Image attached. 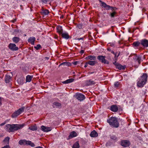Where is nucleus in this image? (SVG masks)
<instances>
[{
  "mask_svg": "<svg viewBox=\"0 0 148 148\" xmlns=\"http://www.w3.org/2000/svg\"><path fill=\"white\" fill-rule=\"evenodd\" d=\"M25 124L24 123L22 124H7L6 125V131L9 132H14L19 129L22 128Z\"/></svg>",
  "mask_w": 148,
  "mask_h": 148,
  "instance_id": "nucleus-1",
  "label": "nucleus"
},
{
  "mask_svg": "<svg viewBox=\"0 0 148 148\" xmlns=\"http://www.w3.org/2000/svg\"><path fill=\"white\" fill-rule=\"evenodd\" d=\"M147 77L148 76L146 73H143L137 80V86L140 88L143 87L147 82Z\"/></svg>",
  "mask_w": 148,
  "mask_h": 148,
  "instance_id": "nucleus-2",
  "label": "nucleus"
},
{
  "mask_svg": "<svg viewBox=\"0 0 148 148\" xmlns=\"http://www.w3.org/2000/svg\"><path fill=\"white\" fill-rule=\"evenodd\" d=\"M107 122L110 125L113 127L117 128L119 126V123L118 121L116 118L112 117L107 120Z\"/></svg>",
  "mask_w": 148,
  "mask_h": 148,
  "instance_id": "nucleus-3",
  "label": "nucleus"
},
{
  "mask_svg": "<svg viewBox=\"0 0 148 148\" xmlns=\"http://www.w3.org/2000/svg\"><path fill=\"white\" fill-rule=\"evenodd\" d=\"M74 97L79 101H82L84 100L85 98V95L83 94L77 93L74 95Z\"/></svg>",
  "mask_w": 148,
  "mask_h": 148,
  "instance_id": "nucleus-4",
  "label": "nucleus"
},
{
  "mask_svg": "<svg viewBox=\"0 0 148 148\" xmlns=\"http://www.w3.org/2000/svg\"><path fill=\"white\" fill-rule=\"evenodd\" d=\"M24 110V108H21L18 110L17 111L14 112L12 115V117L13 118L16 117L17 116L20 114L21 112Z\"/></svg>",
  "mask_w": 148,
  "mask_h": 148,
  "instance_id": "nucleus-5",
  "label": "nucleus"
},
{
  "mask_svg": "<svg viewBox=\"0 0 148 148\" xmlns=\"http://www.w3.org/2000/svg\"><path fill=\"white\" fill-rule=\"evenodd\" d=\"M105 56H97V58L101 62L104 64H109V62L105 59Z\"/></svg>",
  "mask_w": 148,
  "mask_h": 148,
  "instance_id": "nucleus-6",
  "label": "nucleus"
},
{
  "mask_svg": "<svg viewBox=\"0 0 148 148\" xmlns=\"http://www.w3.org/2000/svg\"><path fill=\"white\" fill-rule=\"evenodd\" d=\"M100 3L101 5V6L106 9V10H109L110 9H111V8H113L112 6H111L109 5H107L105 3L102 2L101 0H99Z\"/></svg>",
  "mask_w": 148,
  "mask_h": 148,
  "instance_id": "nucleus-7",
  "label": "nucleus"
},
{
  "mask_svg": "<svg viewBox=\"0 0 148 148\" xmlns=\"http://www.w3.org/2000/svg\"><path fill=\"white\" fill-rule=\"evenodd\" d=\"M8 47L10 49L13 51H16L18 49V47H16V45L14 43H10L8 46Z\"/></svg>",
  "mask_w": 148,
  "mask_h": 148,
  "instance_id": "nucleus-8",
  "label": "nucleus"
},
{
  "mask_svg": "<svg viewBox=\"0 0 148 148\" xmlns=\"http://www.w3.org/2000/svg\"><path fill=\"white\" fill-rule=\"evenodd\" d=\"M140 43L144 48L148 47V40L144 39L140 40Z\"/></svg>",
  "mask_w": 148,
  "mask_h": 148,
  "instance_id": "nucleus-9",
  "label": "nucleus"
},
{
  "mask_svg": "<svg viewBox=\"0 0 148 148\" xmlns=\"http://www.w3.org/2000/svg\"><path fill=\"white\" fill-rule=\"evenodd\" d=\"M78 135V134L75 131H72L71 132L69 136H68L67 140H69L73 138L76 137Z\"/></svg>",
  "mask_w": 148,
  "mask_h": 148,
  "instance_id": "nucleus-10",
  "label": "nucleus"
},
{
  "mask_svg": "<svg viewBox=\"0 0 148 148\" xmlns=\"http://www.w3.org/2000/svg\"><path fill=\"white\" fill-rule=\"evenodd\" d=\"M41 130L44 132H47L50 131L52 130L51 127H48L42 125L41 127Z\"/></svg>",
  "mask_w": 148,
  "mask_h": 148,
  "instance_id": "nucleus-11",
  "label": "nucleus"
},
{
  "mask_svg": "<svg viewBox=\"0 0 148 148\" xmlns=\"http://www.w3.org/2000/svg\"><path fill=\"white\" fill-rule=\"evenodd\" d=\"M130 144V142L127 140H123L121 142V145L125 147H128Z\"/></svg>",
  "mask_w": 148,
  "mask_h": 148,
  "instance_id": "nucleus-12",
  "label": "nucleus"
},
{
  "mask_svg": "<svg viewBox=\"0 0 148 148\" xmlns=\"http://www.w3.org/2000/svg\"><path fill=\"white\" fill-rule=\"evenodd\" d=\"M36 40V38L34 37H29L27 40L28 42L30 43L32 45H34V42Z\"/></svg>",
  "mask_w": 148,
  "mask_h": 148,
  "instance_id": "nucleus-13",
  "label": "nucleus"
},
{
  "mask_svg": "<svg viewBox=\"0 0 148 148\" xmlns=\"http://www.w3.org/2000/svg\"><path fill=\"white\" fill-rule=\"evenodd\" d=\"M110 110L113 112H116L118 110V108L116 105H113L111 106Z\"/></svg>",
  "mask_w": 148,
  "mask_h": 148,
  "instance_id": "nucleus-14",
  "label": "nucleus"
},
{
  "mask_svg": "<svg viewBox=\"0 0 148 148\" xmlns=\"http://www.w3.org/2000/svg\"><path fill=\"white\" fill-rule=\"evenodd\" d=\"M57 32L60 34H61L62 33L63 29L61 26H58L56 27Z\"/></svg>",
  "mask_w": 148,
  "mask_h": 148,
  "instance_id": "nucleus-15",
  "label": "nucleus"
},
{
  "mask_svg": "<svg viewBox=\"0 0 148 148\" xmlns=\"http://www.w3.org/2000/svg\"><path fill=\"white\" fill-rule=\"evenodd\" d=\"M91 137H97L98 136L97 133L95 130L92 131L90 134Z\"/></svg>",
  "mask_w": 148,
  "mask_h": 148,
  "instance_id": "nucleus-16",
  "label": "nucleus"
},
{
  "mask_svg": "<svg viewBox=\"0 0 148 148\" xmlns=\"http://www.w3.org/2000/svg\"><path fill=\"white\" fill-rule=\"evenodd\" d=\"M74 81V79L73 78H71L62 82V83L64 84H67L71 83Z\"/></svg>",
  "mask_w": 148,
  "mask_h": 148,
  "instance_id": "nucleus-17",
  "label": "nucleus"
},
{
  "mask_svg": "<svg viewBox=\"0 0 148 148\" xmlns=\"http://www.w3.org/2000/svg\"><path fill=\"white\" fill-rule=\"evenodd\" d=\"M41 13L43 15H47L49 13V12L47 10H42L41 12Z\"/></svg>",
  "mask_w": 148,
  "mask_h": 148,
  "instance_id": "nucleus-18",
  "label": "nucleus"
},
{
  "mask_svg": "<svg viewBox=\"0 0 148 148\" xmlns=\"http://www.w3.org/2000/svg\"><path fill=\"white\" fill-rule=\"evenodd\" d=\"M95 84V82L94 81L91 79L87 80L86 81V84L87 86Z\"/></svg>",
  "mask_w": 148,
  "mask_h": 148,
  "instance_id": "nucleus-19",
  "label": "nucleus"
},
{
  "mask_svg": "<svg viewBox=\"0 0 148 148\" xmlns=\"http://www.w3.org/2000/svg\"><path fill=\"white\" fill-rule=\"evenodd\" d=\"M62 37L65 39H68L69 38V34L67 32L62 33Z\"/></svg>",
  "mask_w": 148,
  "mask_h": 148,
  "instance_id": "nucleus-20",
  "label": "nucleus"
},
{
  "mask_svg": "<svg viewBox=\"0 0 148 148\" xmlns=\"http://www.w3.org/2000/svg\"><path fill=\"white\" fill-rule=\"evenodd\" d=\"M27 141L25 139L21 140L19 141L18 143L21 145H27Z\"/></svg>",
  "mask_w": 148,
  "mask_h": 148,
  "instance_id": "nucleus-21",
  "label": "nucleus"
},
{
  "mask_svg": "<svg viewBox=\"0 0 148 148\" xmlns=\"http://www.w3.org/2000/svg\"><path fill=\"white\" fill-rule=\"evenodd\" d=\"M11 77L8 75L7 74L5 77V82L6 83H9L11 79Z\"/></svg>",
  "mask_w": 148,
  "mask_h": 148,
  "instance_id": "nucleus-22",
  "label": "nucleus"
},
{
  "mask_svg": "<svg viewBox=\"0 0 148 148\" xmlns=\"http://www.w3.org/2000/svg\"><path fill=\"white\" fill-rule=\"evenodd\" d=\"M116 68L120 70H124L125 69V66H122L120 64H119L116 66Z\"/></svg>",
  "mask_w": 148,
  "mask_h": 148,
  "instance_id": "nucleus-23",
  "label": "nucleus"
},
{
  "mask_svg": "<svg viewBox=\"0 0 148 148\" xmlns=\"http://www.w3.org/2000/svg\"><path fill=\"white\" fill-rule=\"evenodd\" d=\"M10 138L9 137L7 136L3 140V142L5 145H8Z\"/></svg>",
  "mask_w": 148,
  "mask_h": 148,
  "instance_id": "nucleus-24",
  "label": "nucleus"
},
{
  "mask_svg": "<svg viewBox=\"0 0 148 148\" xmlns=\"http://www.w3.org/2000/svg\"><path fill=\"white\" fill-rule=\"evenodd\" d=\"M133 46L134 47H138L141 45L140 41H138L134 42L132 44Z\"/></svg>",
  "mask_w": 148,
  "mask_h": 148,
  "instance_id": "nucleus-25",
  "label": "nucleus"
},
{
  "mask_svg": "<svg viewBox=\"0 0 148 148\" xmlns=\"http://www.w3.org/2000/svg\"><path fill=\"white\" fill-rule=\"evenodd\" d=\"M33 76L27 75L26 77V81L27 82H30L31 81L32 78Z\"/></svg>",
  "mask_w": 148,
  "mask_h": 148,
  "instance_id": "nucleus-26",
  "label": "nucleus"
},
{
  "mask_svg": "<svg viewBox=\"0 0 148 148\" xmlns=\"http://www.w3.org/2000/svg\"><path fill=\"white\" fill-rule=\"evenodd\" d=\"M86 60H95L96 59V57L95 56H89L85 58Z\"/></svg>",
  "mask_w": 148,
  "mask_h": 148,
  "instance_id": "nucleus-27",
  "label": "nucleus"
},
{
  "mask_svg": "<svg viewBox=\"0 0 148 148\" xmlns=\"http://www.w3.org/2000/svg\"><path fill=\"white\" fill-rule=\"evenodd\" d=\"M13 42L16 43H17L20 40V38L17 37H14L12 39Z\"/></svg>",
  "mask_w": 148,
  "mask_h": 148,
  "instance_id": "nucleus-28",
  "label": "nucleus"
},
{
  "mask_svg": "<svg viewBox=\"0 0 148 148\" xmlns=\"http://www.w3.org/2000/svg\"><path fill=\"white\" fill-rule=\"evenodd\" d=\"M71 65V63L69 62H64L60 64L59 65V66L61 65H64L66 66H69Z\"/></svg>",
  "mask_w": 148,
  "mask_h": 148,
  "instance_id": "nucleus-29",
  "label": "nucleus"
},
{
  "mask_svg": "<svg viewBox=\"0 0 148 148\" xmlns=\"http://www.w3.org/2000/svg\"><path fill=\"white\" fill-rule=\"evenodd\" d=\"M134 59L137 60L139 64H140L141 62V58L140 56H136L134 57Z\"/></svg>",
  "mask_w": 148,
  "mask_h": 148,
  "instance_id": "nucleus-30",
  "label": "nucleus"
},
{
  "mask_svg": "<svg viewBox=\"0 0 148 148\" xmlns=\"http://www.w3.org/2000/svg\"><path fill=\"white\" fill-rule=\"evenodd\" d=\"M29 129L31 130L34 131L37 130V128L36 126V125H35L29 127Z\"/></svg>",
  "mask_w": 148,
  "mask_h": 148,
  "instance_id": "nucleus-31",
  "label": "nucleus"
},
{
  "mask_svg": "<svg viewBox=\"0 0 148 148\" xmlns=\"http://www.w3.org/2000/svg\"><path fill=\"white\" fill-rule=\"evenodd\" d=\"M30 145L31 147H34L35 146V145L34 143L32 142L31 141L27 140V145Z\"/></svg>",
  "mask_w": 148,
  "mask_h": 148,
  "instance_id": "nucleus-32",
  "label": "nucleus"
},
{
  "mask_svg": "<svg viewBox=\"0 0 148 148\" xmlns=\"http://www.w3.org/2000/svg\"><path fill=\"white\" fill-rule=\"evenodd\" d=\"M79 145L78 141L75 142L73 146V148H79Z\"/></svg>",
  "mask_w": 148,
  "mask_h": 148,
  "instance_id": "nucleus-33",
  "label": "nucleus"
},
{
  "mask_svg": "<svg viewBox=\"0 0 148 148\" xmlns=\"http://www.w3.org/2000/svg\"><path fill=\"white\" fill-rule=\"evenodd\" d=\"M96 61L95 60L94 61H89L88 62V63L91 66H94L96 63Z\"/></svg>",
  "mask_w": 148,
  "mask_h": 148,
  "instance_id": "nucleus-34",
  "label": "nucleus"
},
{
  "mask_svg": "<svg viewBox=\"0 0 148 148\" xmlns=\"http://www.w3.org/2000/svg\"><path fill=\"white\" fill-rule=\"evenodd\" d=\"M53 105L56 107H59L61 106V104L57 102H55L53 103Z\"/></svg>",
  "mask_w": 148,
  "mask_h": 148,
  "instance_id": "nucleus-35",
  "label": "nucleus"
},
{
  "mask_svg": "<svg viewBox=\"0 0 148 148\" xmlns=\"http://www.w3.org/2000/svg\"><path fill=\"white\" fill-rule=\"evenodd\" d=\"M52 0H41L42 2L45 4H47L48 2H51Z\"/></svg>",
  "mask_w": 148,
  "mask_h": 148,
  "instance_id": "nucleus-36",
  "label": "nucleus"
},
{
  "mask_svg": "<svg viewBox=\"0 0 148 148\" xmlns=\"http://www.w3.org/2000/svg\"><path fill=\"white\" fill-rule=\"evenodd\" d=\"M116 14V12L115 11L113 12L110 14V16L112 18H113L114 17L115 15Z\"/></svg>",
  "mask_w": 148,
  "mask_h": 148,
  "instance_id": "nucleus-37",
  "label": "nucleus"
},
{
  "mask_svg": "<svg viewBox=\"0 0 148 148\" xmlns=\"http://www.w3.org/2000/svg\"><path fill=\"white\" fill-rule=\"evenodd\" d=\"M83 26L82 24L81 23L78 24L77 25V27L79 29L82 28Z\"/></svg>",
  "mask_w": 148,
  "mask_h": 148,
  "instance_id": "nucleus-38",
  "label": "nucleus"
},
{
  "mask_svg": "<svg viewBox=\"0 0 148 148\" xmlns=\"http://www.w3.org/2000/svg\"><path fill=\"white\" fill-rule=\"evenodd\" d=\"M41 46L40 45H38L36 46H35L34 48L36 50H38L41 48Z\"/></svg>",
  "mask_w": 148,
  "mask_h": 148,
  "instance_id": "nucleus-39",
  "label": "nucleus"
},
{
  "mask_svg": "<svg viewBox=\"0 0 148 148\" xmlns=\"http://www.w3.org/2000/svg\"><path fill=\"white\" fill-rule=\"evenodd\" d=\"M114 85L116 88H117L119 86V83L118 82H116L115 83Z\"/></svg>",
  "mask_w": 148,
  "mask_h": 148,
  "instance_id": "nucleus-40",
  "label": "nucleus"
},
{
  "mask_svg": "<svg viewBox=\"0 0 148 148\" xmlns=\"http://www.w3.org/2000/svg\"><path fill=\"white\" fill-rule=\"evenodd\" d=\"M117 53H115L114 54V58H115V60H116L117 59V57L119 56V55L120 53H119L117 55Z\"/></svg>",
  "mask_w": 148,
  "mask_h": 148,
  "instance_id": "nucleus-41",
  "label": "nucleus"
},
{
  "mask_svg": "<svg viewBox=\"0 0 148 148\" xmlns=\"http://www.w3.org/2000/svg\"><path fill=\"white\" fill-rule=\"evenodd\" d=\"M110 138L111 139L113 140H116V137L114 136H111Z\"/></svg>",
  "mask_w": 148,
  "mask_h": 148,
  "instance_id": "nucleus-42",
  "label": "nucleus"
},
{
  "mask_svg": "<svg viewBox=\"0 0 148 148\" xmlns=\"http://www.w3.org/2000/svg\"><path fill=\"white\" fill-rule=\"evenodd\" d=\"M1 148H10V147L8 145H7L4 146L3 147H2Z\"/></svg>",
  "mask_w": 148,
  "mask_h": 148,
  "instance_id": "nucleus-43",
  "label": "nucleus"
},
{
  "mask_svg": "<svg viewBox=\"0 0 148 148\" xmlns=\"http://www.w3.org/2000/svg\"><path fill=\"white\" fill-rule=\"evenodd\" d=\"M19 32V30L18 29H15L14 30L13 33L14 34H15L16 33H17Z\"/></svg>",
  "mask_w": 148,
  "mask_h": 148,
  "instance_id": "nucleus-44",
  "label": "nucleus"
},
{
  "mask_svg": "<svg viewBox=\"0 0 148 148\" xmlns=\"http://www.w3.org/2000/svg\"><path fill=\"white\" fill-rule=\"evenodd\" d=\"M112 8H111V10H115L117 9V8L115 7H112Z\"/></svg>",
  "mask_w": 148,
  "mask_h": 148,
  "instance_id": "nucleus-45",
  "label": "nucleus"
},
{
  "mask_svg": "<svg viewBox=\"0 0 148 148\" xmlns=\"http://www.w3.org/2000/svg\"><path fill=\"white\" fill-rule=\"evenodd\" d=\"M84 53V51L83 50H82L80 52V53L81 54H83Z\"/></svg>",
  "mask_w": 148,
  "mask_h": 148,
  "instance_id": "nucleus-46",
  "label": "nucleus"
},
{
  "mask_svg": "<svg viewBox=\"0 0 148 148\" xmlns=\"http://www.w3.org/2000/svg\"><path fill=\"white\" fill-rule=\"evenodd\" d=\"M88 62H86L84 66V67L85 68L86 67L88 66Z\"/></svg>",
  "mask_w": 148,
  "mask_h": 148,
  "instance_id": "nucleus-47",
  "label": "nucleus"
},
{
  "mask_svg": "<svg viewBox=\"0 0 148 148\" xmlns=\"http://www.w3.org/2000/svg\"><path fill=\"white\" fill-rule=\"evenodd\" d=\"M113 64L116 66V65L119 64V63H116V61H115L114 62H113Z\"/></svg>",
  "mask_w": 148,
  "mask_h": 148,
  "instance_id": "nucleus-48",
  "label": "nucleus"
},
{
  "mask_svg": "<svg viewBox=\"0 0 148 148\" xmlns=\"http://www.w3.org/2000/svg\"><path fill=\"white\" fill-rule=\"evenodd\" d=\"M83 38L82 37V38H78L77 39V40H83Z\"/></svg>",
  "mask_w": 148,
  "mask_h": 148,
  "instance_id": "nucleus-49",
  "label": "nucleus"
},
{
  "mask_svg": "<svg viewBox=\"0 0 148 148\" xmlns=\"http://www.w3.org/2000/svg\"><path fill=\"white\" fill-rule=\"evenodd\" d=\"M5 123H5V122L3 123H1L0 124V126H3V125H4L5 124Z\"/></svg>",
  "mask_w": 148,
  "mask_h": 148,
  "instance_id": "nucleus-50",
  "label": "nucleus"
},
{
  "mask_svg": "<svg viewBox=\"0 0 148 148\" xmlns=\"http://www.w3.org/2000/svg\"><path fill=\"white\" fill-rule=\"evenodd\" d=\"M73 63L74 65H76L77 63V61L74 62Z\"/></svg>",
  "mask_w": 148,
  "mask_h": 148,
  "instance_id": "nucleus-51",
  "label": "nucleus"
},
{
  "mask_svg": "<svg viewBox=\"0 0 148 148\" xmlns=\"http://www.w3.org/2000/svg\"><path fill=\"white\" fill-rule=\"evenodd\" d=\"M34 148H43L42 147L40 146H38Z\"/></svg>",
  "mask_w": 148,
  "mask_h": 148,
  "instance_id": "nucleus-52",
  "label": "nucleus"
},
{
  "mask_svg": "<svg viewBox=\"0 0 148 148\" xmlns=\"http://www.w3.org/2000/svg\"><path fill=\"white\" fill-rule=\"evenodd\" d=\"M2 100L1 98H0V105H1Z\"/></svg>",
  "mask_w": 148,
  "mask_h": 148,
  "instance_id": "nucleus-53",
  "label": "nucleus"
},
{
  "mask_svg": "<svg viewBox=\"0 0 148 148\" xmlns=\"http://www.w3.org/2000/svg\"><path fill=\"white\" fill-rule=\"evenodd\" d=\"M94 73V72H89V74H92L93 73Z\"/></svg>",
  "mask_w": 148,
  "mask_h": 148,
  "instance_id": "nucleus-54",
  "label": "nucleus"
},
{
  "mask_svg": "<svg viewBox=\"0 0 148 148\" xmlns=\"http://www.w3.org/2000/svg\"><path fill=\"white\" fill-rule=\"evenodd\" d=\"M111 52L112 53H113V54H114V53H114V51H111Z\"/></svg>",
  "mask_w": 148,
  "mask_h": 148,
  "instance_id": "nucleus-55",
  "label": "nucleus"
},
{
  "mask_svg": "<svg viewBox=\"0 0 148 148\" xmlns=\"http://www.w3.org/2000/svg\"><path fill=\"white\" fill-rule=\"evenodd\" d=\"M63 16H61V18H63Z\"/></svg>",
  "mask_w": 148,
  "mask_h": 148,
  "instance_id": "nucleus-56",
  "label": "nucleus"
}]
</instances>
